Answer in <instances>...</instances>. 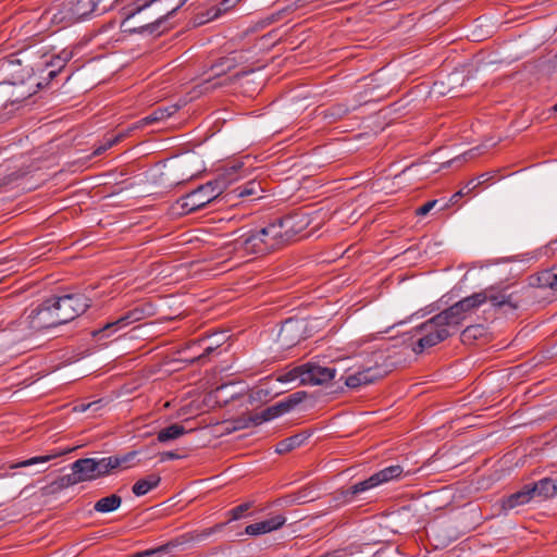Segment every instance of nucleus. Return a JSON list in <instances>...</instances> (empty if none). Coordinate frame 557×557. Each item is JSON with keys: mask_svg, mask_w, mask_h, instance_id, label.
<instances>
[{"mask_svg": "<svg viewBox=\"0 0 557 557\" xmlns=\"http://www.w3.org/2000/svg\"><path fill=\"white\" fill-rule=\"evenodd\" d=\"M223 525H224V524H218V525L215 527V529H221V528H223Z\"/></svg>", "mask_w": 557, "mask_h": 557, "instance_id": "de8ad7c7", "label": "nucleus"}, {"mask_svg": "<svg viewBox=\"0 0 557 557\" xmlns=\"http://www.w3.org/2000/svg\"><path fill=\"white\" fill-rule=\"evenodd\" d=\"M178 110L177 104H171L166 107H159L154 109L149 115L141 119L137 123H135L132 127L133 129L141 128L146 125H151L160 121H164L168 117L172 116L174 113H176Z\"/></svg>", "mask_w": 557, "mask_h": 557, "instance_id": "a211bd4d", "label": "nucleus"}, {"mask_svg": "<svg viewBox=\"0 0 557 557\" xmlns=\"http://www.w3.org/2000/svg\"><path fill=\"white\" fill-rule=\"evenodd\" d=\"M191 177H194V174H193V173L187 174V175H186V177H183V178H182V181L189 180V178H191Z\"/></svg>", "mask_w": 557, "mask_h": 557, "instance_id": "49530a36", "label": "nucleus"}, {"mask_svg": "<svg viewBox=\"0 0 557 557\" xmlns=\"http://www.w3.org/2000/svg\"><path fill=\"white\" fill-rule=\"evenodd\" d=\"M65 453L66 451H57V453H53L50 455L33 457V458H29V459L18 462L17 465L13 466V468L30 467V466H34L37 463H45V462H48L57 457L63 456Z\"/></svg>", "mask_w": 557, "mask_h": 557, "instance_id": "c9c22d12", "label": "nucleus"}, {"mask_svg": "<svg viewBox=\"0 0 557 557\" xmlns=\"http://www.w3.org/2000/svg\"><path fill=\"white\" fill-rule=\"evenodd\" d=\"M335 367H322L317 363H305V385H322L331 382L336 375Z\"/></svg>", "mask_w": 557, "mask_h": 557, "instance_id": "9b49d317", "label": "nucleus"}, {"mask_svg": "<svg viewBox=\"0 0 557 557\" xmlns=\"http://www.w3.org/2000/svg\"><path fill=\"white\" fill-rule=\"evenodd\" d=\"M436 200H431L425 202L423 206L417 209L416 213L418 215H426L436 205Z\"/></svg>", "mask_w": 557, "mask_h": 557, "instance_id": "ea45409f", "label": "nucleus"}, {"mask_svg": "<svg viewBox=\"0 0 557 557\" xmlns=\"http://www.w3.org/2000/svg\"><path fill=\"white\" fill-rule=\"evenodd\" d=\"M286 522V517L275 515L263 521L248 524L245 528V534L250 536H259L281 529Z\"/></svg>", "mask_w": 557, "mask_h": 557, "instance_id": "4468645a", "label": "nucleus"}, {"mask_svg": "<svg viewBox=\"0 0 557 557\" xmlns=\"http://www.w3.org/2000/svg\"><path fill=\"white\" fill-rule=\"evenodd\" d=\"M436 321H440L448 332H451V335L457 332L459 326L466 320L465 314L461 312V309L458 308L457 304H454L449 308L441 311L435 314Z\"/></svg>", "mask_w": 557, "mask_h": 557, "instance_id": "dca6fc26", "label": "nucleus"}, {"mask_svg": "<svg viewBox=\"0 0 557 557\" xmlns=\"http://www.w3.org/2000/svg\"><path fill=\"white\" fill-rule=\"evenodd\" d=\"M188 0H149L127 13L122 26L134 33L160 34L163 24Z\"/></svg>", "mask_w": 557, "mask_h": 557, "instance_id": "f257e3e1", "label": "nucleus"}, {"mask_svg": "<svg viewBox=\"0 0 557 557\" xmlns=\"http://www.w3.org/2000/svg\"><path fill=\"white\" fill-rule=\"evenodd\" d=\"M219 345L220 344L216 343L215 346H213V344H212V345L205 347L203 351L200 355L191 358V361L202 360L203 358L209 356L216 347H219Z\"/></svg>", "mask_w": 557, "mask_h": 557, "instance_id": "a19ab883", "label": "nucleus"}, {"mask_svg": "<svg viewBox=\"0 0 557 557\" xmlns=\"http://www.w3.org/2000/svg\"><path fill=\"white\" fill-rule=\"evenodd\" d=\"M277 381L282 383H289L298 381L299 384L305 385V364L295 367L286 373L278 376Z\"/></svg>", "mask_w": 557, "mask_h": 557, "instance_id": "72a5a7b5", "label": "nucleus"}, {"mask_svg": "<svg viewBox=\"0 0 557 557\" xmlns=\"http://www.w3.org/2000/svg\"><path fill=\"white\" fill-rule=\"evenodd\" d=\"M260 191H262L261 185L256 181H250L244 185L237 186L232 190V193H234L239 198L256 196Z\"/></svg>", "mask_w": 557, "mask_h": 557, "instance_id": "473e14b6", "label": "nucleus"}, {"mask_svg": "<svg viewBox=\"0 0 557 557\" xmlns=\"http://www.w3.org/2000/svg\"><path fill=\"white\" fill-rule=\"evenodd\" d=\"M121 504V496L111 494L97 500L94 505V510L101 513H108L116 510Z\"/></svg>", "mask_w": 557, "mask_h": 557, "instance_id": "393cba45", "label": "nucleus"}, {"mask_svg": "<svg viewBox=\"0 0 557 557\" xmlns=\"http://www.w3.org/2000/svg\"><path fill=\"white\" fill-rule=\"evenodd\" d=\"M533 285L540 288L557 292V268L544 270L537 274Z\"/></svg>", "mask_w": 557, "mask_h": 557, "instance_id": "b1692460", "label": "nucleus"}, {"mask_svg": "<svg viewBox=\"0 0 557 557\" xmlns=\"http://www.w3.org/2000/svg\"><path fill=\"white\" fill-rule=\"evenodd\" d=\"M161 482V478L158 474H149L138 480L132 487V492L136 496H144L151 490L156 488Z\"/></svg>", "mask_w": 557, "mask_h": 557, "instance_id": "5701e85b", "label": "nucleus"}, {"mask_svg": "<svg viewBox=\"0 0 557 557\" xmlns=\"http://www.w3.org/2000/svg\"><path fill=\"white\" fill-rule=\"evenodd\" d=\"M479 335H482L481 326H468L462 332L463 341H467L468 338H476Z\"/></svg>", "mask_w": 557, "mask_h": 557, "instance_id": "58836bf2", "label": "nucleus"}, {"mask_svg": "<svg viewBox=\"0 0 557 557\" xmlns=\"http://www.w3.org/2000/svg\"><path fill=\"white\" fill-rule=\"evenodd\" d=\"M307 397L306 392H296L289 395L287 398L282 400V405L284 406L286 412L290 411L293 408H295L298 404H300L305 398Z\"/></svg>", "mask_w": 557, "mask_h": 557, "instance_id": "4c0bfd02", "label": "nucleus"}, {"mask_svg": "<svg viewBox=\"0 0 557 557\" xmlns=\"http://www.w3.org/2000/svg\"><path fill=\"white\" fill-rule=\"evenodd\" d=\"M281 220H288L290 223V228L287 230L286 227H282L281 230L286 243L302 232L309 224L308 218L301 214L287 215Z\"/></svg>", "mask_w": 557, "mask_h": 557, "instance_id": "aec40b11", "label": "nucleus"}, {"mask_svg": "<svg viewBox=\"0 0 557 557\" xmlns=\"http://www.w3.org/2000/svg\"><path fill=\"white\" fill-rule=\"evenodd\" d=\"M288 220H277L264 227L259 228V235L262 238V244L265 247V252L277 249L282 245L286 244L282 227L290 228Z\"/></svg>", "mask_w": 557, "mask_h": 557, "instance_id": "9d476101", "label": "nucleus"}, {"mask_svg": "<svg viewBox=\"0 0 557 557\" xmlns=\"http://www.w3.org/2000/svg\"><path fill=\"white\" fill-rule=\"evenodd\" d=\"M73 57V52L67 49H63L58 55H55L50 62V66L55 67L48 72L49 78H53L58 71H60Z\"/></svg>", "mask_w": 557, "mask_h": 557, "instance_id": "7c9ffc66", "label": "nucleus"}, {"mask_svg": "<svg viewBox=\"0 0 557 557\" xmlns=\"http://www.w3.org/2000/svg\"><path fill=\"white\" fill-rule=\"evenodd\" d=\"M533 498L542 499L553 497L557 493V485L554 480L545 478L534 484H529Z\"/></svg>", "mask_w": 557, "mask_h": 557, "instance_id": "4be33fe9", "label": "nucleus"}, {"mask_svg": "<svg viewBox=\"0 0 557 557\" xmlns=\"http://www.w3.org/2000/svg\"><path fill=\"white\" fill-rule=\"evenodd\" d=\"M305 440H306V437L301 434H296L290 437H287L277 443V445L275 447V451L277 454L289 453L293 449L299 447L305 442Z\"/></svg>", "mask_w": 557, "mask_h": 557, "instance_id": "c756f323", "label": "nucleus"}, {"mask_svg": "<svg viewBox=\"0 0 557 557\" xmlns=\"http://www.w3.org/2000/svg\"><path fill=\"white\" fill-rule=\"evenodd\" d=\"M202 342H206V338H201L199 341L193 342L190 347L199 346Z\"/></svg>", "mask_w": 557, "mask_h": 557, "instance_id": "a18cd8bd", "label": "nucleus"}, {"mask_svg": "<svg viewBox=\"0 0 557 557\" xmlns=\"http://www.w3.org/2000/svg\"><path fill=\"white\" fill-rule=\"evenodd\" d=\"M413 332V336L418 337L412 347L414 354H421L451 336V332H448L440 321H436L435 315L417 326Z\"/></svg>", "mask_w": 557, "mask_h": 557, "instance_id": "20e7f679", "label": "nucleus"}, {"mask_svg": "<svg viewBox=\"0 0 557 557\" xmlns=\"http://www.w3.org/2000/svg\"><path fill=\"white\" fill-rule=\"evenodd\" d=\"M284 413H286V410L282 403L280 401L271 407H268L262 412L250 414L243 424V428H248L250 425H259L265 421L275 419Z\"/></svg>", "mask_w": 557, "mask_h": 557, "instance_id": "f3484780", "label": "nucleus"}, {"mask_svg": "<svg viewBox=\"0 0 557 557\" xmlns=\"http://www.w3.org/2000/svg\"><path fill=\"white\" fill-rule=\"evenodd\" d=\"M299 330H300V327H299L298 323L293 322V321H286L283 324V326L280 331V334H278V339L282 343V345L290 347V346L295 345L296 343H298L299 337L294 338L292 335L294 332H299Z\"/></svg>", "mask_w": 557, "mask_h": 557, "instance_id": "bb28decb", "label": "nucleus"}, {"mask_svg": "<svg viewBox=\"0 0 557 557\" xmlns=\"http://www.w3.org/2000/svg\"><path fill=\"white\" fill-rule=\"evenodd\" d=\"M178 458L177 454H175L174 451H166L162 455V460H165V459H176Z\"/></svg>", "mask_w": 557, "mask_h": 557, "instance_id": "37998d69", "label": "nucleus"}, {"mask_svg": "<svg viewBox=\"0 0 557 557\" xmlns=\"http://www.w3.org/2000/svg\"><path fill=\"white\" fill-rule=\"evenodd\" d=\"M132 131H134V129L131 126L125 132H121L119 134L111 135V136L104 138L103 143L99 147L96 148L95 154L98 156V154L103 153L106 150H108L109 148L113 147L115 144L122 141L125 137H127Z\"/></svg>", "mask_w": 557, "mask_h": 557, "instance_id": "2f4dec72", "label": "nucleus"}, {"mask_svg": "<svg viewBox=\"0 0 557 557\" xmlns=\"http://www.w3.org/2000/svg\"><path fill=\"white\" fill-rule=\"evenodd\" d=\"M253 507V502L243 503L228 511V522L236 521L246 516V512Z\"/></svg>", "mask_w": 557, "mask_h": 557, "instance_id": "e433bc0d", "label": "nucleus"}, {"mask_svg": "<svg viewBox=\"0 0 557 557\" xmlns=\"http://www.w3.org/2000/svg\"><path fill=\"white\" fill-rule=\"evenodd\" d=\"M219 186L220 185L214 183V181L199 186L181 199V207L186 212H193L203 208L222 194V187Z\"/></svg>", "mask_w": 557, "mask_h": 557, "instance_id": "0eeeda50", "label": "nucleus"}, {"mask_svg": "<svg viewBox=\"0 0 557 557\" xmlns=\"http://www.w3.org/2000/svg\"><path fill=\"white\" fill-rule=\"evenodd\" d=\"M404 473V469L399 465H394L386 467L373 474L374 479L376 480L377 484H384L392 480L399 479Z\"/></svg>", "mask_w": 557, "mask_h": 557, "instance_id": "cd10ccee", "label": "nucleus"}, {"mask_svg": "<svg viewBox=\"0 0 557 557\" xmlns=\"http://www.w3.org/2000/svg\"><path fill=\"white\" fill-rule=\"evenodd\" d=\"M136 451L125 455H114L103 458H82L75 460L76 472L81 474L83 482L95 481L113 473L116 469L128 468V463L135 458Z\"/></svg>", "mask_w": 557, "mask_h": 557, "instance_id": "7ed1b4c3", "label": "nucleus"}, {"mask_svg": "<svg viewBox=\"0 0 557 557\" xmlns=\"http://www.w3.org/2000/svg\"><path fill=\"white\" fill-rule=\"evenodd\" d=\"M50 299L54 306L60 324L73 321L91 305V300L81 293L66 294L60 297H51Z\"/></svg>", "mask_w": 557, "mask_h": 557, "instance_id": "39448f33", "label": "nucleus"}, {"mask_svg": "<svg viewBox=\"0 0 557 557\" xmlns=\"http://www.w3.org/2000/svg\"><path fill=\"white\" fill-rule=\"evenodd\" d=\"M27 320L29 329L34 331H41L61 325L50 298L46 299L40 306L32 310Z\"/></svg>", "mask_w": 557, "mask_h": 557, "instance_id": "6e6552de", "label": "nucleus"}, {"mask_svg": "<svg viewBox=\"0 0 557 557\" xmlns=\"http://www.w3.org/2000/svg\"><path fill=\"white\" fill-rule=\"evenodd\" d=\"M72 472L70 474L62 475L58 479L57 484L61 488H65L83 482L79 473L76 472L75 461L71 465Z\"/></svg>", "mask_w": 557, "mask_h": 557, "instance_id": "f704fd0d", "label": "nucleus"}, {"mask_svg": "<svg viewBox=\"0 0 557 557\" xmlns=\"http://www.w3.org/2000/svg\"><path fill=\"white\" fill-rule=\"evenodd\" d=\"M486 301H490L494 307L502 308L508 306L510 309L515 310L519 308L521 300L518 297L517 292H509V287H488L479 293H474L468 297H465L456 304L458 305V308L461 309V312L467 319L469 314H471L475 309H478Z\"/></svg>", "mask_w": 557, "mask_h": 557, "instance_id": "f03ea898", "label": "nucleus"}, {"mask_svg": "<svg viewBox=\"0 0 557 557\" xmlns=\"http://www.w3.org/2000/svg\"><path fill=\"white\" fill-rule=\"evenodd\" d=\"M493 177L491 173H483L478 178L470 180L463 188H461L459 191L455 193L450 198V203H456L458 199L467 194H469L471 190H474L480 185L486 183Z\"/></svg>", "mask_w": 557, "mask_h": 557, "instance_id": "a878e982", "label": "nucleus"}, {"mask_svg": "<svg viewBox=\"0 0 557 557\" xmlns=\"http://www.w3.org/2000/svg\"><path fill=\"white\" fill-rule=\"evenodd\" d=\"M98 0H58L53 21L70 25L92 13Z\"/></svg>", "mask_w": 557, "mask_h": 557, "instance_id": "423d86ee", "label": "nucleus"}, {"mask_svg": "<svg viewBox=\"0 0 557 557\" xmlns=\"http://www.w3.org/2000/svg\"><path fill=\"white\" fill-rule=\"evenodd\" d=\"M533 499L530 491V485H524L520 491L510 494L502 499V508L504 510H511L516 507L523 506Z\"/></svg>", "mask_w": 557, "mask_h": 557, "instance_id": "6ab92c4d", "label": "nucleus"}, {"mask_svg": "<svg viewBox=\"0 0 557 557\" xmlns=\"http://www.w3.org/2000/svg\"><path fill=\"white\" fill-rule=\"evenodd\" d=\"M380 377H382V373L376 367H368L354 374L342 375L339 381H343L349 388H358L362 385L372 384Z\"/></svg>", "mask_w": 557, "mask_h": 557, "instance_id": "ddd939ff", "label": "nucleus"}, {"mask_svg": "<svg viewBox=\"0 0 557 557\" xmlns=\"http://www.w3.org/2000/svg\"><path fill=\"white\" fill-rule=\"evenodd\" d=\"M379 486L376 480L374 479L373 474L369 476L368 479L357 482L349 486L348 488L342 490L338 493V496L336 499L341 500V504H351L355 503L360 498L361 495L369 492L370 490Z\"/></svg>", "mask_w": 557, "mask_h": 557, "instance_id": "f8f14e48", "label": "nucleus"}, {"mask_svg": "<svg viewBox=\"0 0 557 557\" xmlns=\"http://www.w3.org/2000/svg\"><path fill=\"white\" fill-rule=\"evenodd\" d=\"M185 433L186 430L182 424L174 423L159 431L158 441L160 443H166L181 437Z\"/></svg>", "mask_w": 557, "mask_h": 557, "instance_id": "c85d7f7f", "label": "nucleus"}, {"mask_svg": "<svg viewBox=\"0 0 557 557\" xmlns=\"http://www.w3.org/2000/svg\"><path fill=\"white\" fill-rule=\"evenodd\" d=\"M225 248L228 252H239L242 256L249 253H267L258 230L245 232L233 242L226 244Z\"/></svg>", "mask_w": 557, "mask_h": 557, "instance_id": "1a4fd4ad", "label": "nucleus"}, {"mask_svg": "<svg viewBox=\"0 0 557 557\" xmlns=\"http://www.w3.org/2000/svg\"><path fill=\"white\" fill-rule=\"evenodd\" d=\"M98 404H99V401L89 403V404H87L86 406H83L82 410H83V411H86V410H88V409H91L92 407H97V406H98Z\"/></svg>", "mask_w": 557, "mask_h": 557, "instance_id": "c03bdc74", "label": "nucleus"}, {"mask_svg": "<svg viewBox=\"0 0 557 557\" xmlns=\"http://www.w3.org/2000/svg\"><path fill=\"white\" fill-rule=\"evenodd\" d=\"M141 14H145V17L143 18V23L140 25L148 24V23L154 21V17H150L153 14V11H144L139 15H141Z\"/></svg>", "mask_w": 557, "mask_h": 557, "instance_id": "79ce46f5", "label": "nucleus"}, {"mask_svg": "<svg viewBox=\"0 0 557 557\" xmlns=\"http://www.w3.org/2000/svg\"><path fill=\"white\" fill-rule=\"evenodd\" d=\"M145 318V311L143 308L136 307L129 311H127L125 314L120 317L119 319L108 322L102 329L98 331H94V335L97 336L99 334L110 332L111 330L113 332L125 327L134 322L140 321Z\"/></svg>", "mask_w": 557, "mask_h": 557, "instance_id": "2eb2a0df", "label": "nucleus"}, {"mask_svg": "<svg viewBox=\"0 0 557 557\" xmlns=\"http://www.w3.org/2000/svg\"><path fill=\"white\" fill-rule=\"evenodd\" d=\"M243 163L236 162L231 166H227L221 172L214 183H218L222 187V193L234 182L242 177Z\"/></svg>", "mask_w": 557, "mask_h": 557, "instance_id": "412c9836", "label": "nucleus"}]
</instances>
